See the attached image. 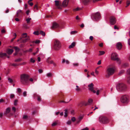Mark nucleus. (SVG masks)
Masks as SVG:
<instances>
[{
  "label": "nucleus",
  "instance_id": "nucleus-9",
  "mask_svg": "<svg viewBox=\"0 0 130 130\" xmlns=\"http://www.w3.org/2000/svg\"><path fill=\"white\" fill-rule=\"evenodd\" d=\"M10 108L9 107L7 108L4 112V115L5 116L8 117H10L12 116L13 114L12 113L10 112Z\"/></svg>",
  "mask_w": 130,
  "mask_h": 130
},
{
  "label": "nucleus",
  "instance_id": "nucleus-32",
  "mask_svg": "<svg viewBox=\"0 0 130 130\" xmlns=\"http://www.w3.org/2000/svg\"><path fill=\"white\" fill-rule=\"evenodd\" d=\"M65 111V115H64V117H67L68 116V110L65 109L64 110Z\"/></svg>",
  "mask_w": 130,
  "mask_h": 130
},
{
  "label": "nucleus",
  "instance_id": "nucleus-50",
  "mask_svg": "<svg viewBox=\"0 0 130 130\" xmlns=\"http://www.w3.org/2000/svg\"><path fill=\"white\" fill-rule=\"evenodd\" d=\"M28 118V116L27 115H24L23 116V118L24 119H27Z\"/></svg>",
  "mask_w": 130,
  "mask_h": 130
},
{
  "label": "nucleus",
  "instance_id": "nucleus-54",
  "mask_svg": "<svg viewBox=\"0 0 130 130\" xmlns=\"http://www.w3.org/2000/svg\"><path fill=\"white\" fill-rule=\"evenodd\" d=\"M57 124V123L55 122L53 123L52 124V126H54L56 125Z\"/></svg>",
  "mask_w": 130,
  "mask_h": 130
},
{
  "label": "nucleus",
  "instance_id": "nucleus-20",
  "mask_svg": "<svg viewBox=\"0 0 130 130\" xmlns=\"http://www.w3.org/2000/svg\"><path fill=\"white\" fill-rule=\"evenodd\" d=\"M76 44V43L75 42H73L69 46V48H73L75 46Z\"/></svg>",
  "mask_w": 130,
  "mask_h": 130
},
{
  "label": "nucleus",
  "instance_id": "nucleus-25",
  "mask_svg": "<svg viewBox=\"0 0 130 130\" xmlns=\"http://www.w3.org/2000/svg\"><path fill=\"white\" fill-rule=\"evenodd\" d=\"M26 33H23V34H22V37H21L19 39H18L17 40V42H19L20 41H21V42L22 41V38L23 37H24V35H26Z\"/></svg>",
  "mask_w": 130,
  "mask_h": 130
},
{
  "label": "nucleus",
  "instance_id": "nucleus-51",
  "mask_svg": "<svg viewBox=\"0 0 130 130\" xmlns=\"http://www.w3.org/2000/svg\"><path fill=\"white\" fill-rule=\"evenodd\" d=\"M23 95L24 97H25L27 95V92L26 91H24L23 93Z\"/></svg>",
  "mask_w": 130,
  "mask_h": 130
},
{
  "label": "nucleus",
  "instance_id": "nucleus-35",
  "mask_svg": "<svg viewBox=\"0 0 130 130\" xmlns=\"http://www.w3.org/2000/svg\"><path fill=\"white\" fill-rule=\"evenodd\" d=\"M93 102V100L91 99H89L88 100V102L90 105Z\"/></svg>",
  "mask_w": 130,
  "mask_h": 130
},
{
  "label": "nucleus",
  "instance_id": "nucleus-46",
  "mask_svg": "<svg viewBox=\"0 0 130 130\" xmlns=\"http://www.w3.org/2000/svg\"><path fill=\"white\" fill-rule=\"evenodd\" d=\"M23 26L25 29H28V27L27 26V24H23Z\"/></svg>",
  "mask_w": 130,
  "mask_h": 130
},
{
  "label": "nucleus",
  "instance_id": "nucleus-11",
  "mask_svg": "<svg viewBox=\"0 0 130 130\" xmlns=\"http://www.w3.org/2000/svg\"><path fill=\"white\" fill-rule=\"evenodd\" d=\"M23 14L22 11L21 10H19L17 11V14L15 16V17H20L22 16Z\"/></svg>",
  "mask_w": 130,
  "mask_h": 130
},
{
  "label": "nucleus",
  "instance_id": "nucleus-23",
  "mask_svg": "<svg viewBox=\"0 0 130 130\" xmlns=\"http://www.w3.org/2000/svg\"><path fill=\"white\" fill-rule=\"evenodd\" d=\"M92 0H82L83 3L86 4L91 1Z\"/></svg>",
  "mask_w": 130,
  "mask_h": 130
},
{
  "label": "nucleus",
  "instance_id": "nucleus-26",
  "mask_svg": "<svg viewBox=\"0 0 130 130\" xmlns=\"http://www.w3.org/2000/svg\"><path fill=\"white\" fill-rule=\"evenodd\" d=\"M76 88L75 90L77 92L81 91L82 89L80 88H79V86H78L76 85Z\"/></svg>",
  "mask_w": 130,
  "mask_h": 130
},
{
  "label": "nucleus",
  "instance_id": "nucleus-7",
  "mask_svg": "<svg viewBox=\"0 0 130 130\" xmlns=\"http://www.w3.org/2000/svg\"><path fill=\"white\" fill-rule=\"evenodd\" d=\"M99 120L100 123L104 124H107L109 122V120L107 117L103 116H101L99 117Z\"/></svg>",
  "mask_w": 130,
  "mask_h": 130
},
{
  "label": "nucleus",
  "instance_id": "nucleus-12",
  "mask_svg": "<svg viewBox=\"0 0 130 130\" xmlns=\"http://www.w3.org/2000/svg\"><path fill=\"white\" fill-rule=\"evenodd\" d=\"M115 18L113 16H111L110 18V22L111 24L114 25L116 22Z\"/></svg>",
  "mask_w": 130,
  "mask_h": 130
},
{
  "label": "nucleus",
  "instance_id": "nucleus-42",
  "mask_svg": "<svg viewBox=\"0 0 130 130\" xmlns=\"http://www.w3.org/2000/svg\"><path fill=\"white\" fill-rule=\"evenodd\" d=\"M34 8V9H36L37 10H38V6L37 4H36L35 5Z\"/></svg>",
  "mask_w": 130,
  "mask_h": 130
},
{
  "label": "nucleus",
  "instance_id": "nucleus-43",
  "mask_svg": "<svg viewBox=\"0 0 130 130\" xmlns=\"http://www.w3.org/2000/svg\"><path fill=\"white\" fill-rule=\"evenodd\" d=\"M8 81L10 83H12L13 82V80L10 77H9L8 78Z\"/></svg>",
  "mask_w": 130,
  "mask_h": 130
},
{
  "label": "nucleus",
  "instance_id": "nucleus-61",
  "mask_svg": "<svg viewBox=\"0 0 130 130\" xmlns=\"http://www.w3.org/2000/svg\"><path fill=\"white\" fill-rule=\"evenodd\" d=\"M99 46L100 47H102L103 45V43H101L99 44Z\"/></svg>",
  "mask_w": 130,
  "mask_h": 130
},
{
  "label": "nucleus",
  "instance_id": "nucleus-16",
  "mask_svg": "<svg viewBox=\"0 0 130 130\" xmlns=\"http://www.w3.org/2000/svg\"><path fill=\"white\" fill-rule=\"evenodd\" d=\"M69 1V0H64L62 2V5L64 7H65L67 6Z\"/></svg>",
  "mask_w": 130,
  "mask_h": 130
},
{
  "label": "nucleus",
  "instance_id": "nucleus-24",
  "mask_svg": "<svg viewBox=\"0 0 130 130\" xmlns=\"http://www.w3.org/2000/svg\"><path fill=\"white\" fill-rule=\"evenodd\" d=\"M34 96L35 97L36 96L37 97V99L38 101H41V99L40 98V97L36 93H35L34 94Z\"/></svg>",
  "mask_w": 130,
  "mask_h": 130
},
{
  "label": "nucleus",
  "instance_id": "nucleus-4",
  "mask_svg": "<svg viewBox=\"0 0 130 130\" xmlns=\"http://www.w3.org/2000/svg\"><path fill=\"white\" fill-rule=\"evenodd\" d=\"M61 44L60 41L58 40H55L53 45L54 49L58 51L60 48Z\"/></svg>",
  "mask_w": 130,
  "mask_h": 130
},
{
  "label": "nucleus",
  "instance_id": "nucleus-55",
  "mask_svg": "<svg viewBox=\"0 0 130 130\" xmlns=\"http://www.w3.org/2000/svg\"><path fill=\"white\" fill-rule=\"evenodd\" d=\"M14 96V95L13 94H11L10 95V98L11 99L13 98Z\"/></svg>",
  "mask_w": 130,
  "mask_h": 130
},
{
  "label": "nucleus",
  "instance_id": "nucleus-52",
  "mask_svg": "<svg viewBox=\"0 0 130 130\" xmlns=\"http://www.w3.org/2000/svg\"><path fill=\"white\" fill-rule=\"evenodd\" d=\"M127 82L129 84H130V76L127 79Z\"/></svg>",
  "mask_w": 130,
  "mask_h": 130
},
{
  "label": "nucleus",
  "instance_id": "nucleus-8",
  "mask_svg": "<svg viewBox=\"0 0 130 130\" xmlns=\"http://www.w3.org/2000/svg\"><path fill=\"white\" fill-rule=\"evenodd\" d=\"M111 58L112 60L116 61L118 63H121V61L120 59L118 58V56L116 53H114L112 54L111 56Z\"/></svg>",
  "mask_w": 130,
  "mask_h": 130
},
{
  "label": "nucleus",
  "instance_id": "nucleus-1",
  "mask_svg": "<svg viewBox=\"0 0 130 130\" xmlns=\"http://www.w3.org/2000/svg\"><path fill=\"white\" fill-rule=\"evenodd\" d=\"M29 78V76L28 75L23 74L20 76V81L22 84L26 85L28 83Z\"/></svg>",
  "mask_w": 130,
  "mask_h": 130
},
{
  "label": "nucleus",
  "instance_id": "nucleus-15",
  "mask_svg": "<svg viewBox=\"0 0 130 130\" xmlns=\"http://www.w3.org/2000/svg\"><path fill=\"white\" fill-rule=\"evenodd\" d=\"M122 46L121 43L120 42H119L117 43L116 44V47L119 50H120Z\"/></svg>",
  "mask_w": 130,
  "mask_h": 130
},
{
  "label": "nucleus",
  "instance_id": "nucleus-14",
  "mask_svg": "<svg viewBox=\"0 0 130 130\" xmlns=\"http://www.w3.org/2000/svg\"><path fill=\"white\" fill-rule=\"evenodd\" d=\"M55 5L58 7V9H60L61 4L59 3V1H55Z\"/></svg>",
  "mask_w": 130,
  "mask_h": 130
},
{
  "label": "nucleus",
  "instance_id": "nucleus-60",
  "mask_svg": "<svg viewBox=\"0 0 130 130\" xmlns=\"http://www.w3.org/2000/svg\"><path fill=\"white\" fill-rule=\"evenodd\" d=\"M73 65L74 66H78V64L77 63H74L73 64Z\"/></svg>",
  "mask_w": 130,
  "mask_h": 130
},
{
  "label": "nucleus",
  "instance_id": "nucleus-64",
  "mask_svg": "<svg viewBox=\"0 0 130 130\" xmlns=\"http://www.w3.org/2000/svg\"><path fill=\"white\" fill-rule=\"evenodd\" d=\"M81 130H89V128L88 127H87L85 128L82 129Z\"/></svg>",
  "mask_w": 130,
  "mask_h": 130
},
{
  "label": "nucleus",
  "instance_id": "nucleus-5",
  "mask_svg": "<svg viewBox=\"0 0 130 130\" xmlns=\"http://www.w3.org/2000/svg\"><path fill=\"white\" fill-rule=\"evenodd\" d=\"M115 70L112 68H107L106 71L107 74L106 76L108 78L111 75L114 73Z\"/></svg>",
  "mask_w": 130,
  "mask_h": 130
},
{
  "label": "nucleus",
  "instance_id": "nucleus-57",
  "mask_svg": "<svg viewBox=\"0 0 130 130\" xmlns=\"http://www.w3.org/2000/svg\"><path fill=\"white\" fill-rule=\"evenodd\" d=\"M80 9L81 8H80L77 7L74 10L75 11H78L80 10Z\"/></svg>",
  "mask_w": 130,
  "mask_h": 130
},
{
  "label": "nucleus",
  "instance_id": "nucleus-41",
  "mask_svg": "<svg viewBox=\"0 0 130 130\" xmlns=\"http://www.w3.org/2000/svg\"><path fill=\"white\" fill-rule=\"evenodd\" d=\"M31 19V18H28L26 19V21H27V23H28L30 22V21Z\"/></svg>",
  "mask_w": 130,
  "mask_h": 130
},
{
  "label": "nucleus",
  "instance_id": "nucleus-58",
  "mask_svg": "<svg viewBox=\"0 0 130 130\" xmlns=\"http://www.w3.org/2000/svg\"><path fill=\"white\" fill-rule=\"evenodd\" d=\"M71 123V121L70 120L68 121L67 123V124L68 125H70Z\"/></svg>",
  "mask_w": 130,
  "mask_h": 130
},
{
  "label": "nucleus",
  "instance_id": "nucleus-37",
  "mask_svg": "<svg viewBox=\"0 0 130 130\" xmlns=\"http://www.w3.org/2000/svg\"><path fill=\"white\" fill-rule=\"evenodd\" d=\"M40 34L43 36H44L45 35V33L42 31H40L39 33Z\"/></svg>",
  "mask_w": 130,
  "mask_h": 130
},
{
  "label": "nucleus",
  "instance_id": "nucleus-45",
  "mask_svg": "<svg viewBox=\"0 0 130 130\" xmlns=\"http://www.w3.org/2000/svg\"><path fill=\"white\" fill-rule=\"evenodd\" d=\"M22 60V59L20 58H19L17 59H16L15 60V62H19L21 61Z\"/></svg>",
  "mask_w": 130,
  "mask_h": 130
},
{
  "label": "nucleus",
  "instance_id": "nucleus-21",
  "mask_svg": "<svg viewBox=\"0 0 130 130\" xmlns=\"http://www.w3.org/2000/svg\"><path fill=\"white\" fill-rule=\"evenodd\" d=\"M51 58L50 57L48 58L46 60V62L50 64H52V63H53V61L52 60H50L51 59Z\"/></svg>",
  "mask_w": 130,
  "mask_h": 130
},
{
  "label": "nucleus",
  "instance_id": "nucleus-49",
  "mask_svg": "<svg viewBox=\"0 0 130 130\" xmlns=\"http://www.w3.org/2000/svg\"><path fill=\"white\" fill-rule=\"evenodd\" d=\"M124 72V71L123 70H122L119 73V74L120 75H121Z\"/></svg>",
  "mask_w": 130,
  "mask_h": 130
},
{
  "label": "nucleus",
  "instance_id": "nucleus-59",
  "mask_svg": "<svg viewBox=\"0 0 130 130\" xmlns=\"http://www.w3.org/2000/svg\"><path fill=\"white\" fill-rule=\"evenodd\" d=\"M127 73L128 74L130 75V68L128 69L127 71Z\"/></svg>",
  "mask_w": 130,
  "mask_h": 130
},
{
  "label": "nucleus",
  "instance_id": "nucleus-39",
  "mask_svg": "<svg viewBox=\"0 0 130 130\" xmlns=\"http://www.w3.org/2000/svg\"><path fill=\"white\" fill-rule=\"evenodd\" d=\"M19 64H18L17 63H12L11 64V65L12 66H13V67H17L19 66Z\"/></svg>",
  "mask_w": 130,
  "mask_h": 130
},
{
  "label": "nucleus",
  "instance_id": "nucleus-31",
  "mask_svg": "<svg viewBox=\"0 0 130 130\" xmlns=\"http://www.w3.org/2000/svg\"><path fill=\"white\" fill-rule=\"evenodd\" d=\"M99 52L100 53L99 54V56L102 55L104 54L105 53V52L104 51H99Z\"/></svg>",
  "mask_w": 130,
  "mask_h": 130
},
{
  "label": "nucleus",
  "instance_id": "nucleus-56",
  "mask_svg": "<svg viewBox=\"0 0 130 130\" xmlns=\"http://www.w3.org/2000/svg\"><path fill=\"white\" fill-rule=\"evenodd\" d=\"M84 105L85 106L90 105L88 102H84Z\"/></svg>",
  "mask_w": 130,
  "mask_h": 130
},
{
  "label": "nucleus",
  "instance_id": "nucleus-63",
  "mask_svg": "<svg viewBox=\"0 0 130 130\" xmlns=\"http://www.w3.org/2000/svg\"><path fill=\"white\" fill-rule=\"evenodd\" d=\"M40 41L39 40H37L35 42L36 44H38L40 42Z\"/></svg>",
  "mask_w": 130,
  "mask_h": 130
},
{
  "label": "nucleus",
  "instance_id": "nucleus-33",
  "mask_svg": "<svg viewBox=\"0 0 130 130\" xmlns=\"http://www.w3.org/2000/svg\"><path fill=\"white\" fill-rule=\"evenodd\" d=\"M17 90L18 93L19 95H20L22 92V90L20 88H18Z\"/></svg>",
  "mask_w": 130,
  "mask_h": 130
},
{
  "label": "nucleus",
  "instance_id": "nucleus-2",
  "mask_svg": "<svg viewBox=\"0 0 130 130\" xmlns=\"http://www.w3.org/2000/svg\"><path fill=\"white\" fill-rule=\"evenodd\" d=\"M126 85L123 83H119L116 85V89L119 92H123L126 90Z\"/></svg>",
  "mask_w": 130,
  "mask_h": 130
},
{
  "label": "nucleus",
  "instance_id": "nucleus-22",
  "mask_svg": "<svg viewBox=\"0 0 130 130\" xmlns=\"http://www.w3.org/2000/svg\"><path fill=\"white\" fill-rule=\"evenodd\" d=\"M83 116H80L78 118V120H77V124L79 123L81 121V120L83 118Z\"/></svg>",
  "mask_w": 130,
  "mask_h": 130
},
{
  "label": "nucleus",
  "instance_id": "nucleus-18",
  "mask_svg": "<svg viewBox=\"0 0 130 130\" xmlns=\"http://www.w3.org/2000/svg\"><path fill=\"white\" fill-rule=\"evenodd\" d=\"M13 49L10 48L8 49L7 51L6 52L8 54H11L13 52Z\"/></svg>",
  "mask_w": 130,
  "mask_h": 130
},
{
  "label": "nucleus",
  "instance_id": "nucleus-30",
  "mask_svg": "<svg viewBox=\"0 0 130 130\" xmlns=\"http://www.w3.org/2000/svg\"><path fill=\"white\" fill-rule=\"evenodd\" d=\"M53 75V74L51 73H49L46 74V76L48 77H51Z\"/></svg>",
  "mask_w": 130,
  "mask_h": 130
},
{
  "label": "nucleus",
  "instance_id": "nucleus-28",
  "mask_svg": "<svg viewBox=\"0 0 130 130\" xmlns=\"http://www.w3.org/2000/svg\"><path fill=\"white\" fill-rule=\"evenodd\" d=\"M83 105H84V102H80L78 104V106L80 107H82Z\"/></svg>",
  "mask_w": 130,
  "mask_h": 130
},
{
  "label": "nucleus",
  "instance_id": "nucleus-48",
  "mask_svg": "<svg viewBox=\"0 0 130 130\" xmlns=\"http://www.w3.org/2000/svg\"><path fill=\"white\" fill-rule=\"evenodd\" d=\"M12 110L14 112H15L16 111V109L15 107H13L12 108Z\"/></svg>",
  "mask_w": 130,
  "mask_h": 130
},
{
  "label": "nucleus",
  "instance_id": "nucleus-29",
  "mask_svg": "<svg viewBox=\"0 0 130 130\" xmlns=\"http://www.w3.org/2000/svg\"><path fill=\"white\" fill-rule=\"evenodd\" d=\"M59 98L60 99H62L63 98V95L62 93H60L59 95Z\"/></svg>",
  "mask_w": 130,
  "mask_h": 130
},
{
  "label": "nucleus",
  "instance_id": "nucleus-6",
  "mask_svg": "<svg viewBox=\"0 0 130 130\" xmlns=\"http://www.w3.org/2000/svg\"><path fill=\"white\" fill-rule=\"evenodd\" d=\"M121 101L122 103H127L129 101L128 96L127 95H122L121 98Z\"/></svg>",
  "mask_w": 130,
  "mask_h": 130
},
{
  "label": "nucleus",
  "instance_id": "nucleus-34",
  "mask_svg": "<svg viewBox=\"0 0 130 130\" xmlns=\"http://www.w3.org/2000/svg\"><path fill=\"white\" fill-rule=\"evenodd\" d=\"M18 102V100L17 99H15L14 102V104L15 106H17V103Z\"/></svg>",
  "mask_w": 130,
  "mask_h": 130
},
{
  "label": "nucleus",
  "instance_id": "nucleus-40",
  "mask_svg": "<svg viewBox=\"0 0 130 130\" xmlns=\"http://www.w3.org/2000/svg\"><path fill=\"white\" fill-rule=\"evenodd\" d=\"M33 34L37 35H38L39 34V32L38 31H35L34 33Z\"/></svg>",
  "mask_w": 130,
  "mask_h": 130
},
{
  "label": "nucleus",
  "instance_id": "nucleus-44",
  "mask_svg": "<svg viewBox=\"0 0 130 130\" xmlns=\"http://www.w3.org/2000/svg\"><path fill=\"white\" fill-rule=\"evenodd\" d=\"M30 62H31L34 63L35 62V60L34 59L32 58H31L30 59Z\"/></svg>",
  "mask_w": 130,
  "mask_h": 130
},
{
  "label": "nucleus",
  "instance_id": "nucleus-38",
  "mask_svg": "<svg viewBox=\"0 0 130 130\" xmlns=\"http://www.w3.org/2000/svg\"><path fill=\"white\" fill-rule=\"evenodd\" d=\"M13 36H15V37L13 38L11 40V42H12L16 38V36H17V34L15 33H14V34Z\"/></svg>",
  "mask_w": 130,
  "mask_h": 130
},
{
  "label": "nucleus",
  "instance_id": "nucleus-53",
  "mask_svg": "<svg viewBox=\"0 0 130 130\" xmlns=\"http://www.w3.org/2000/svg\"><path fill=\"white\" fill-rule=\"evenodd\" d=\"M77 31H72L71 32V34H75L76 33Z\"/></svg>",
  "mask_w": 130,
  "mask_h": 130
},
{
  "label": "nucleus",
  "instance_id": "nucleus-62",
  "mask_svg": "<svg viewBox=\"0 0 130 130\" xmlns=\"http://www.w3.org/2000/svg\"><path fill=\"white\" fill-rule=\"evenodd\" d=\"M39 72V73H42L43 72V71L41 69H39L38 70Z\"/></svg>",
  "mask_w": 130,
  "mask_h": 130
},
{
  "label": "nucleus",
  "instance_id": "nucleus-36",
  "mask_svg": "<svg viewBox=\"0 0 130 130\" xmlns=\"http://www.w3.org/2000/svg\"><path fill=\"white\" fill-rule=\"evenodd\" d=\"M126 6H125L126 7H127L130 4V1L127 0L126 3Z\"/></svg>",
  "mask_w": 130,
  "mask_h": 130
},
{
  "label": "nucleus",
  "instance_id": "nucleus-10",
  "mask_svg": "<svg viewBox=\"0 0 130 130\" xmlns=\"http://www.w3.org/2000/svg\"><path fill=\"white\" fill-rule=\"evenodd\" d=\"M24 37H23L22 39L21 43H25L29 40V36H27V34L24 35Z\"/></svg>",
  "mask_w": 130,
  "mask_h": 130
},
{
  "label": "nucleus",
  "instance_id": "nucleus-17",
  "mask_svg": "<svg viewBox=\"0 0 130 130\" xmlns=\"http://www.w3.org/2000/svg\"><path fill=\"white\" fill-rule=\"evenodd\" d=\"M94 85L92 83H91L88 85L89 90L90 91H92L93 89Z\"/></svg>",
  "mask_w": 130,
  "mask_h": 130
},
{
  "label": "nucleus",
  "instance_id": "nucleus-47",
  "mask_svg": "<svg viewBox=\"0 0 130 130\" xmlns=\"http://www.w3.org/2000/svg\"><path fill=\"white\" fill-rule=\"evenodd\" d=\"M76 119L75 117H73L71 119V121L73 122H74L76 120Z\"/></svg>",
  "mask_w": 130,
  "mask_h": 130
},
{
  "label": "nucleus",
  "instance_id": "nucleus-3",
  "mask_svg": "<svg viewBox=\"0 0 130 130\" xmlns=\"http://www.w3.org/2000/svg\"><path fill=\"white\" fill-rule=\"evenodd\" d=\"M101 18V14L99 12H97L93 13L91 15V19L95 21H99Z\"/></svg>",
  "mask_w": 130,
  "mask_h": 130
},
{
  "label": "nucleus",
  "instance_id": "nucleus-13",
  "mask_svg": "<svg viewBox=\"0 0 130 130\" xmlns=\"http://www.w3.org/2000/svg\"><path fill=\"white\" fill-rule=\"evenodd\" d=\"M59 27V25L56 23L54 22L53 23L52 26L51 27L52 29L57 28Z\"/></svg>",
  "mask_w": 130,
  "mask_h": 130
},
{
  "label": "nucleus",
  "instance_id": "nucleus-19",
  "mask_svg": "<svg viewBox=\"0 0 130 130\" xmlns=\"http://www.w3.org/2000/svg\"><path fill=\"white\" fill-rule=\"evenodd\" d=\"M4 56H7L8 58H9V56H7V54L5 53H0V57H3Z\"/></svg>",
  "mask_w": 130,
  "mask_h": 130
},
{
  "label": "nucleus",
  "instance_id": "nucleus-27",
  "mask_svg": "<svg viewBox=\"0 0 130 130\" xmlns=\"http://www.w3.org/2000/svg\"><path fill=\"white\" fill-rule=\"evenodd\" d=\"M13 48L15 50V52H18L20 50V49L17 46H14Z\"/></svg>",
  "mask_w": 130,
  "mask_h": 130
}]
</instances>
